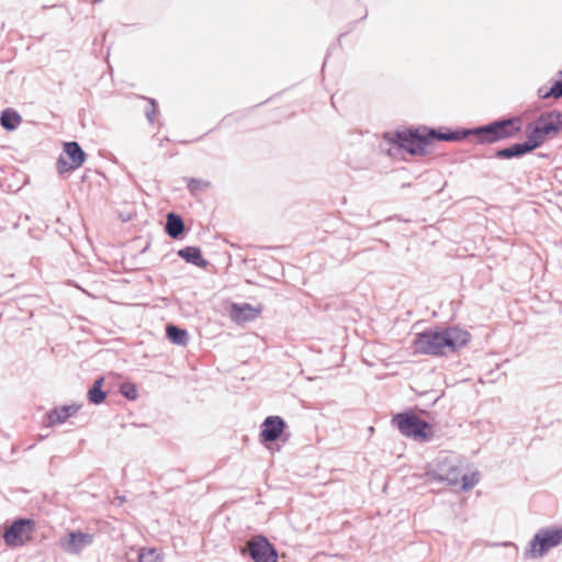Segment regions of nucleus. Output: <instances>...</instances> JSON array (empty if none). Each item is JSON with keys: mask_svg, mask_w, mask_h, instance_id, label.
<instances>
[{"mask_svg": "<svg viewBox=\"0 0 562 562\" xmlns=\"http://www.w3.org/2000/svg\"><path fill=\"white\" fill-rule=\"evenodd\" d=\"M87 157L88 155L78 142H64L63 151L56 162L58 173L65 175L80 168L87 160Z\"/></svg>", "mask_w": 562, "mask_h": 562, "instance_id": "obj_10", "label": "nucleus"}, {"mask_svg": "<svg viewBox=\"0 0 562 562\" xmlns=\"http://www.w3.org/2000/svg\"><path fill=\"white\" fill-rule=\"evenodd\" d=\"M460 482H461V490L467 492V491H470L471 488H473L477 482H479V479H477V473L474 472L472 473L471 475L469 474H462L461 473V476H460Z\"/></svg>", "mask_w": 562, "mask_h": 562, "instance_id": "obj_26", "label": "nucleus"}, {"mask_svg": "<svg viewBox=\"0 0 562 562\" xmlns=\"http://www.w3.org/2000/svg\"><path fill=\"white\" fill-rule=\"evenodd\" d=\"M538 149L537 145L533 140L526 134V140L521 143H515L504 148H497L494 150L493 155L485 156L486 158H497V159H518L527 154L532 153Z\"/></svg>", "mask_w": 562, "mask_h": 562, "instance_id": "obj_12", "label": "nucleus"}, {"mask_svg": "<svg viewBox=\"0 0 562 562\" xmlns=\"http://www.w3.org/2000/svg\"><path fill=\"white\" fill-rule=\"evenodd\" d=\"M104 382V376H98L93 381L92 385L87 392V400L90 404L100 405L105 401L108 393L102 390Z\"/></svg>", "mask_w": 562, "mask_h": 562, "instance_id": "obj_21", "label": "nucleus"}, {"mask_svg": "<svg viewBox=\"0 0 562 562\" xmlns=\"http://www.w3.org/2000/svg\"><path fill=\"white\" fill-rule=\"evenodd\" d=\"M93 542V535L81 530H72L65 537L60 538V548L71 554L79 553L83 548L89 547Z\"/></svg>", "mask_w": 562, "mask_h": 562, "instance_id": "obj_14", "label": "nucleus"}, {"mask_svg": "<svg viewBox=\"0 0 562 562\" xmlns=\"http://www.w3.org/2000/svg\"><path fill=\"white\" fill-rule=\"evenodd\" d=\"M103 0H92L93 3H101Z\"/></svg>", "mask_w": 562, "mask_h": 562, "instance_id": "obj_31", "label": "nucleus"}, {"mask_svg": "<svg viewBox=\"0 0 562 562\" xmlns=\"http://www.w3.org/2000/svg\"><path fill=\"white\" fill-rule=\"evenodd\" d=\"M562 132V111L558 109L541 112L532 122L528 123L525 133L540 148L548 138Z\"/></svg>", "mask_w": 562, "mask_h": 562, "instance_id": "obj_5", "label": "nucleus"}, {"mask_svg": "<svg viewBox=\"0 0 562 562\" xmlns=\"http://www.w3.org/2000/svg\"><path fill=\"white\" fill-rule=\"evenodd\" d=\"M429 135L431 138V145L435 142H452L460 143L469 137L475 138L474 126L473 127H431L429 126Z\"/></svg>", "mask_w": 562, "mask_h": 562, "instance_id": "obj_11", "label": "nucleus"}, {"mask_svg": "<svg viewBox=\"0 0 562 562\" xmlns=\"http://www.w3.org/2000/svg\"><path fill=\"white\" fill-rule=\"evenodd\" d=\"M559 77L562 78V70L558 71ZM537 95L539 99H560L562 98V79L554 80L551 87L541 86L537 90Z\"/></svg>", "mask_w": 562, "mask_h": 562, "instance_id": "obj_22", "label": "nucleus"}, {"mask_svg": "<svg viewBox=\"0 0 562 562\" xmlns=\"http://www.w3.org/2000/svg\"><path fill=\"white\" fill-rule=\"evenodd\" d=\"M183 181L187 183V189L190 194L195 196L199 192L211 187V183L203 179H196L191 177H184Z\"/></svg>", "mask_w": 562, "mask_h": 562, "instance_id": "obj_23", "label": "nucleus"}, {"mask_svg": "<svg viewBox=\"0 0 562 562\" xmlns=\"http://www.w3.org/2000/svg\"><path fill=\"white\" fill-rule=\"evenodd\" d=\"M261 311V305L255 307L249 303H232L229 315L234 323L244 324L256 319Z\"/></svg>", "mask_w": 562, "mask_h": 562, "instance_id": "obj_15", "label": "nucleus"}, {"mask_svg": "<svg viewBox=\"0 0 562 562\" xmlns=\"http://www.w3.org/2000/svg\"><path fill=\"white\" fill-rule=\"evenodd\" d=\"M142 99L144 100H147L149 105L148 108H146L145 110V116L146 119L148 120L149 123H154L155 121V115L157 113V108H158V103L155 99L153 98H145V97H142Z\"/></svg>", "mask_w": 562, "mask_h": 562, "instance_id": "obj_27", "label": "nucleus"}, {"mask_svg": "<svg viewBox=\"0 0 562 562\" xmlns=\"http://www.w3.org/2000/svg\"><path fill=\"white\" fill-rule=\"evenodd\" d=\"M166 337L171 344L181 347L187 346L189 342L188 330L172 323L166 325Z\"/></svg>", "mask_w": 562, "mask_h": 562, "instance_id": "obj_20", "label": "nucleus"}, {"mask_svg": "<svg viewBox=\"0 0 562 562\" xmlns=\"http://www.w3.org/2000/svg\"><path fill=\"white\" fill-rule=\"evenodd\" d=\"M165 232L170 238L175 240L184 238L186 225L182 216L176 212L167 213Z\"/></svg>", "mask_w": 562, "mask_h": 562, "instance_id": "obj_17", "label": "nucleus"}, {"mask_svg": "<svg viewBox=\"0 0 562 562\" xmlns=\"http://www.w3.org/2000/svg\"><path fill=\"white\" fill-rule=\"evenodd\" d=\"M80 407V405L75 403L70 405L53 407L45 414L46 425L48 427H53L55 425L65 423L69 417L76 415Z\"/></svg>", "mask_w": 562, "mask_h": 562, "instance_id": "obj_16", "label": "nucleus"}, {"mask_svg": "<svg viewBox=\"0 0 562 562\" xmlns=\"http://www.w3.org/2000/svg\"><path fill=\"white\" fill-rule=\"evenodd\" d=\"M524 122L520 115H506L474 126L475 144L491 145L514 138L522 131Z\"/></svg>", "mask_w": 562, "mask_h": 562, "instance_id": "obj_3", "label": "nucleus"}, {"mask_svg": "<svg viewBox=\"0 0 562 562\" xmlns=\"http://www.w3.org/2000/svg\"><path fill=\"white\" fill-rule=\"evenodd\" d=\"M241 554H248L252 562H278L279 558L276 546L262 533L251 537Z\"/></svg>", "mask_w": 562, "mask_h": 562, "instance_id": "obj_9", "label": "nucleus"}, {"mask_svg": "<svg viewBox=\"0 0 562 562\" xmlns=\"http://www.w3.org/2000/svg\"><path fill=\"white\" fill-rule=\"evenodd\" d=\"M125 502V496H116L114 499V504L122 505Z\"/></svg>", "mask_w": 562, "mask_h": 562, "instance_id": "obj_28", "label": "nucleus"}, {"mask_svg": "<svg viewBox=\"0 0 562 562\" xmlns=\"http://www.w3.org/2000/svg\"><path fill=\"white\" fill-rule=\"evenodd\" d=\"M367 16H368V10L364 8V9H363V13H362V15L360 16L359 21H362V20L367 19Z\"/></svg>", "mask_w": 562, "mask_h": 562, "instance_id": "obj_29", "label": "nucleus"}, {"mask_svg": "<svg viewBox=\"0 0 562 562\" xmlns=\"http://www.w3.org/2000/svg\"><path fill=\"white\" fill-rule=\"evenodd\" d=\"M383 139L398 151H405L411 156H425L427 147L431 145L429 126L423 124L384 132Z\"/></svg>", "mask_w": 562, "mask_h": 562, "instance_id": "obj_2", "label": "nucleus"}, {"mask_svg": "<svg viewBox=\"0 0 562 562\" xmlns=\"http://www.w3.org/2000/svg\"><path fill=\"white\" fill-rule=\"evenodd\" d=\"M562 544V526H552L539 529L529 542L526 555L542 558L554 547Z\"/></svg>", "mask_w": 562, "mask_h": 562, "instance_id": "obj_6", "label": "nucleus"}, {"mask_svg": "<svg viewBox=\"0 0 562 562\" xmlns=\"http://www.w3.org/2000/svg\"><path fill=\"white\" fill-rule=\"evenodd\" d=\"M391 425L406 438L418 442H430L434 439V426L423 419L415 408H406L392 415Z\"/></svg>", "mask_w": 562, "mask_h": 562, "instance_id": "obj_4", "label": "nucleus"}, {"mask_svg": "<svg viewBox=\"0 0 562 562\" xmlns=\"http://www.w3.org/2000/svg\"><path fill=\"white\" fill-rule=\"evenodd\" d=\"M225 120H226V117H224L223 120H221V122L218 123V126H220V125H222V124H224V123H225Z\"/></svg>", "mask_w": 562, "mask_h": 562, "instance_id": "obj_30", "label": "nucleus"}, {"mask_svg": "<svg viewBox=\"0 0 562 562\" xmlns=\"http://www.w3.org/2000/svg\"><path fill=\"white\" fill-rule=\"evenodd\" d=\"M22 122V116L13 108H5L0 113V125L7 132L15 131Z\"/></svg>", "mask_w": 562, "mask_h": 562, "instance_id": "obj_19", "label": "nucleus"}, {"mask_svg": "<svg viewBox=\"0 0 562 562\" xmlns=\"http://www.w3.org/2000/svg\"><path fill=\"white\" fill-rule=\"evenodd\" d=\"M34 520L30 518H16L3 533V540L11 548L24 544V533L33 530Z\"/></svg>", "mask_w": 562, "mask_h": 562, "instance_id": "obj_13", "label": "nucleus"}, {"mask_svg": "<svg viewBox=\"0 0 562 562\" xmlns=\"http://www.w3.org/2000/svg\"><path fill=\"white\" fill-rule=\"evenodd\" d=\"M164 559L156 548H142L138 552V562H162Z\"/></svg>", "mask_w": 562, "mask_h": 562, "instance_id": "obj_24", "label": "nucleus"}, {"mask_svg": "<svg viewBox=\"0 0 562 562\" xmlns=\"http://www.w3.org/2000/svg\"><path fill=\"white\" fill-rule=\"evenodd\" d=\"M286 428L288 425L281 416L271 415L266 417L260 425V443L268 449L271 448L272 443H277L278 441L285 443L290 438V434L285 432Z\"/></svg>", "mask_w": 562, "mask_h": 562, "instance_id": "obj_8", "label": "nucleus"}, {"mask_svg": "<svg viewBox=\"0 0 562 562\" xmlns=\"http://www.w3.org/2000/svg\"><path fill=\"white\" fill-rule=\"evenodd\" d=\"M179 258L194 267L207 269L210 261L203 257L202 250L198 246H186L177 251Z\"/></svg>", "mask_w": 562, "mask_h": 562, "instance_id": "obj_18", "label": "nucleus"}, {"mask_svg": "<svg viewBox=\"0 0 562 562\" xmlns=\"http://www.w3.org/2000/svg\"><path fill=\"white\" fill-rule=\"evenodd\" d=\"M120 393L130 401H134L137 398V389L134 383L124 382L120 385Z\"/></svg>", "mask_w": 562, "mask_h": 562, "instance_id": "obj_25", "label": "nucleus"}, {"mask_svg": "<svg viewBox=\"0 0 562 562\" xmlns=\"http://www.w3.org/2000/svg\"><path fill=\"white\" fill-rule=\"evenodd\" d=\"M471 341V334L459 326H432L415 334L414 353L445 357L456 353Z\"/></svg>", "mask_w": 562, "mask_h": 562, "instance_id": "obj_1", "label": "nucleus"}, {"mask_svg": "<svg viewBox=\"0 0 562 562\" xmlns=\"http://www.w3.org/2000/svg\"><path fill=\"white\" fill-rule=\"evenodd\" d=\"M346 33H340L339 37H338V42H340V38L345 35Z\"/></svg>", "mask_w": 562, "mask_h": 562, "instance_id": "obj_32", "label": "nucleus"}, {"mask_svg": "<svg viewBox=\"0 0 562 562\" xmlns=\"http://www.w3.org/2000/svg\"><path fill=\"white\" fill-rule=\"evenodd\" d=\"M429 481L446 483L447 485L454 486L460 483L461 469L456 460L447 457L439 456L426 472Z\"/></svg>", "mask_w": 562, "mask_h": 562, "instance_id": "obj_7", "label": "nucleus"}]
</instances>
